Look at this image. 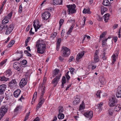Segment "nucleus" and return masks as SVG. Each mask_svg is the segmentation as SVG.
Instances as JSON below:
<instances>
[{
    "mask_svg": "<svg viewBox=\"0 0 121 121\" xmlns=\"http://www.w3.org/2000/svg\"><path fill=\"white\" fill-rule=\"evenodd\" d=\"M59 112L60 113H62V112H63V107L60 106L59 107Z\"/></svg>",
    "mask_w": 121,
    "mask_h": 121,
    "instance_id": "nucleus-37",
    "label": "nucleus"
},
{
    "mask_svg": "<svg viewBox=\"0 0 121 121\" xmlns=\"http://www.w3.org/2000/svg\"><path fill=\"white\" fill-rule=\"evenodd\" d=\"M118 53H116L114 54L112 56V64L114 63V62L116 61V56H117Z\"/></svg>",
    "mask_w": 121,
    "mask_h": 121,
    "instance_id": "nucleus-22",
    "label": "nucleus"
},
{
    "mask_svg": "<svg viewBox=\"0 0 121 121\" xmlns=\"http://www.w3.org/2000/svg\"><path fill=\"white\" fill-rule=\"evenodd\" d=\"M39 21L37 20H35L33 22V25L35 29V31L36 32L37 31V30L39 29L41 27V26L39 25Z\"/></svg>",
    "mask_w": 121,
    "mask_h": 121,
    "instance_id": "nucleus-7",
    "label": "nucleus"
},
{
    "mask_svg": "<svg viewBox=\"0 0 121 121\" xmlns=\"http://www.w3.org/2000/svg\"><path fill=\"white\" fill-rule=\"evenodd\" d=\"M14 25L13 24H11L9 26L8 25H4L2 24L0 25V30L1 31L3 29L6 30L5 32L6 35H8L10 34L14 28Z\"/></svg>",
    "mask_w": 121,
    "mask_h": 121,
    "instance_id": "nucleus-2",
    "label": "nucleus"
},
{
    "mask_svg": "<svg viewBox=\"0 0 121 121\" xmlns=\"http://www.w3.org/2000/svg\"><path fill=\"white\" fill-rule=\"evenodd\" d=\"M8 109V108L6 106H2L0 109V114L3 116L7 112Z\"/></svg>",
    "mask_w": 121,
    "mask_h": 121,
    "instance_id": "nucleus-6",
    "label": "nucleus"
},
{
    "mask_svg": "<svg viewBox=\"0 0 121 121\" xmlns=\"http://www.w3.org/2000/svg\"><path fill=\"white\" fill-rule=\"evenodd\" d=\"M15 43V41L13 40H12L10 42L9 44L8 45L7 47H12Z\"/></svg>",
    "mask_w": 121,
    "mask_h": 121,
    "instance_id": "nucleus-34",
    "label": "nucleus"
},
{
    "mask_svg": "<svg viewBox=\"0 0 121 121\" xmlns=\"http://www.w3.org/2000/svg\"><path fill=\"white\" fill-rule=\"evenodd\" d=\"M30 37H28L26 39L25 43H28V42L30 41Z\"/></svg>",
    "mask_w": 121,
    "mask_h": 121,
    "instance_id": "nucleus-60",
    "label": "nucleus"
},
{
    "mask_svg": "<svg viewBox=\"0 0 121 121\" xmlns=\"http://www.w3.org/2000/svg\"><path fill=\"white\" fill-rule=\"evenodd\" d=\"M69 70L71 73L73 74V72L75 70V69L72 68H69Z\"/></svg>",
    "mask_w": 121,
    "mask_h": 121,
    "instance_id": "nucleus-54",
    "label": "nucleus"
},
{
    "mask_svg": "<svg viewBox=\"0 0 121 121\" xmlns=\"http://www.w3.org/2000/svg\"><path fill=\"white\" fill-rule=\"evenodd\" d=\"M101 93L100 91H97V92L96 94V95L97 97H98L99 98H100V95Z\"/></svg>",
    "mask_w": 121,
    "mask_h": 121,
    "instance_id": "nucleus-38",
    "label": "nucleus"
},
{
    "mask_svg": "<svg viewBox=\"0 0 121 121\" xmlns=\"http://www.w3.org/2000/svg\"><path fill=\"white\" fill-rule=\"evenodd\" d=\"M20 63L22 65H26L27 63V61L26 60H22L20 61Z\"/></svg>",
    "mask_w": 121,
    "mask_h": 121,
    "instance_id": "nucleus-40",
    "label": "nucleus"
},
{
    "mask_svg": "<svg viewBox=\"0 0 121 121\" xmlns=\"http://www.w3.org/2000/svg\"><path fill=\"white\" fill-rule=\"evenodd\" d=\"M63 57H62V56H59V59L60 61H62L64 60V59Z\"/></svg>",
    "mask_w": 121,
    "mask_h": 121,
    "instance_id": "nucleus-56",
    "label": "nucleus"
},
{
    "mask_svg": "<svg viewBox=\"0 0 121 121\" xmlns=\"http://www.w3.org/2000/svg\"><path fill=\"white\" fill-rule=\"evenodd\" d=\"M19 63L17 62H15L14 63L13 66L15 69H17L18 71H20L21 70L19 67Z\"/></svg>",
    "mask_w": 121,
    "mask_h": 121,
    "instance_id": "nucleus-18",
    "label": "nucleus"
},
{
    "mask_svg": "<svg viewBox=\"0 0 121 121\" xmlns=\"http://www.w3.org/2000/svg\"><path fill=\"white\" fill-rule=\"evenodd\" d=\"M7 60V59H5V60L2 61L0 63V65H3L6 62Z\"/></svg>",
    "mask_w": 121,
    "mask_h": 121,
    "instance_id": "nucleus-53",
    "label": "nucleus"
},
{
    "mask_svg": "<svg viewBox=\"0 0 121 121\" xmlns=\"http://www.w3.org/2000/svg\"><path fill=\"white\" fill-rule=\"evenodd\" d=\"M97 20L99 21H101L102 20V17H100L99 15L97 16Z\"/></svg>",
    "mask_w": 121,
    "mask_h": 121,
    "instance_id": "nucleus-52",
    "label": "nucleus"
},
{
    "mask_svg": "<svg viewBox=\"0 0 121 121\" xmlns=\"http://www.w3.org/2000/svg\"><path fill=\"white\" fill-rule=\"evenodd\" d=\"M7 80L8 78H6L4 76L0 77V80L1 81H6Z\"/></svg>",
    "mask_w": 121,
    "mask_h": 121,
    "instance_id": "nucleus-36",
    "label": "nucleus"
},
{
    "mask_svg": "<svg viewBox=\"0 0 121 121\" xmlns=\"http://www.w3.org/2000/svg\"><path fill=\"white\" fill-rule=\"evenodd\" d=\"M69 72V71L67 72L65 74V76L66 77L67 79V80H69V79L70 77L68 73Z\"/></svg>",
    "mask_w": 121,
    "mask_h": 121,
    "instance_id": "nucleus-47",
    "label": "nucleus"
},
{
    "mask_svg": "<svg viewBox=\"0 0 121 121\" xmlns=\"http://www.w3.org/2000/svg\"><path fill=\"white\" fill-rule=\"evenodd\" d=\"M74 25L73 24L71 26L70 28L68 30V32H67V34H69L72 31V30L73 29L74 27Z\"/></svg>",
    "mask_w": 121,
    "mask_h": 121,
    "instance_id": "nucleus-29",
    "label": "nucleus"
},
{
    "mask_svg": "<svg viewBox=\"0 0 121 121\" xmlns=\"http://www.w3.org/2000/svg\"><path fill=\"white\" fill-rule=\"evenodd\" d=\"M56 50L57 51H58L59 49V48H60V44H56Z\"/></svg>",
    "mask_w": 121,
    "mask_h": 121,
    "instance_id": "nucleus-58",
    "label": "nucleus"
},
{
    "mask_svg": "<svg viewBox=\"0 0 121 121\" xmlns=\"http://www.w3.org/2000/svg\"><path fill=\"white\" fill-rule=\"evenodd\" d=\"M40 119L38 117H36L33 121H39L40 120Z\"/></svg>",
    "mask_w": 121,
    "mask_h": 121,
    "instance_id": "nucleus-59",
    "label": "nucleus"
},
{
    "mask_svg": "<svg viewBox=\"0 0 121 121\" xmlns=\"http://www.w3.org/2000/svg\"><path fill=\"white\" fill-rule=\"evenodd\" d=\"M60 70L59 69H56L55 70V74L53 76L54 77H55V76L57 75H58L56 77H60V78L61 76V74L60 72Z\"/></svg>",
    "mask_w": 121,
    "mask_h": 121,
    "instance_id": "nucleus-19",
    "label": "nucleus"
},
{
    "mask_svg": "<svg viewBox=\"0 0 121 121\" xmlns=\"http://www.w3.org/2000/svg\"><path fill=\"white\" fill-rule=\"evenodd\" d=\"M84 103L83 102H82V104H80V106L79 109L80 110H82L85 107L84 105Z\"/></svg>",
    "mask_w": 121,
    "mask_h": 121,
    "instance_id": "nucleus-42",
    "label": "nucleus"
},
{
    "mask_svg": "<svg viewBox=\"0 0 121 121\" xmlns=\"http://www.w3.org/2000/svg\"><path fill=\"white\" fill-rule=\"evenodd\" d=\"M116 95L117 98H121V86H118L117 88Z\"/></svg>",
    "mask_w": 121,
    "mask_h": 121,
    "instance_id": "nucleus-12",
    "label": "nucleus"
},
{
    "mask_svg": "<svg viewBox=\"0 0 121 121\" xmlns=\"http://www.w3.org/2000/svg\"><path fill=\"white\" fill-rule=\"evenodd\" d=\"M107 39H103L102 42V45L103 47H104L106 45V42L107 41Z\"/></svg>",
    "mask_w": 121,
    "mask_h": 121,
    "instance_id": "nucleus-35",
    "label": "nucleus"
},
{
    "mask_svg": "<svg viewBox=\"0 0 121 121\" xmlns=\"http://www.w3.org/2000/svg\"><path fill=\"white\" fill-rule=\"evenodd\" d=\"M9 22L8 18V17L7 16H5L2 20V24L4 25H9L8 23Z\"/></svg>",
    "mask_w": 121,
    "mask_h": 121,
    "instance_id": "nucleus-15",
    "label": "nucleus"
},
{
    "mask_svg": "<svg viewBox=\"0 0 121 121\" xmlns=\"http://www.w3.org/2000/svg\"><path fill=\"white\" fill-rule=\"evenodd\" d=\"M60 78V77H56L52 80V83L54 84V86H55L56 85Z\"/></svg>",
    "mask_w": 121,
    "mask_h": 121,
    "instance_id": "nucleus-13",
    "label": "nucleus"
},
{
    "mask_svg": "<svg viewBox=\"0 0 121 121\" xmlns=\"http://www.w3.org/2000/svg\"><path fill=\"white\" fill-rule=\"evenodd\" d=\"M64 117V115L62 113H60L58 115V117L60 119H63Z\"/></svg>",
    "mask_w": 121,
    "mask_h": 121,
    "instance_id": "nucleus-31",
    "label": "nucleus"
},
{
    "mask_svg": "<svg viewBox=\"0 0 121 121\" xmlns=\"http://www.w3.org/2000/svg\"><path fill=\"white\" fill-rule=\"evenodd\" d=\"M27 79L24 78H22L20 81L19 85L21 88L23 87L27 83Z\"/></svg>",
    "mask_w": 121,
    "mask_h": 121,
    "instance_id": "nucleus-10",
    "label": "nucleus"
},
{
    "mask_svg": "<svg viewBox=\"0 0 121 121\" xmlns=\"http://www.w3.org/2000/svg\"><path fill=\"white\" fill-rule=\"evenodd\" d=\"M51 15L49 12L47 11L45 12L43 14H42V17L43 19L46 20L49 18Z\"/></svg>",
    "mask_w": 121,
    "mask_h": 121,
    "instance_id": "nucleus-8",
    "label": "nucleus"
},
{
    "mask_svg": "<svg viewBox=\"0 0 121 121\" xmlns=\"http://www.w3.org/2000/svg\"><path fill=\"white\" fill-rule=\"evenodd\" d=\"M103 4L105 6H108L110 4L108 0H104Z\"/></svg>",
    "mask_w": 121,
    "mask_h": 121,
    "instance_id": "nucleus-25",
    "label": "nucleus"
},
{
    "mask_svg": "<svg viewBox=\"0 0 121 121\" xmlns=\"http://www.w3.org/2000/svg\"><path fill=\"white\" fill-rule=\"evenodd\" d=\"M64 22V20L63 19H61L60 20L59 22V23L60 24V26H59V27L60 28L61 27V26L62 25Z\"/></svg>",
    "mask_w": 121,
    "mask_h": 121,
    "instance_id": "nucleus-39",
    "label": "nucleus"
},
{
    "mask_svg": "<svg viewBox=\"0 0 121 121\" xmlns=\"http://www.w3.org/2000/svg\"><path fill=\"white\" fill-rule=\"evenodd\" d=\"M54 5H60L62 3V0H53Z\"/></svg>",
    "mask_w": 121,
    "mask_h": 121,
    "instance_id": "nucleus-21",
    "label": "nucleus"
},
{
    "mask_svg": "<svg viewBox=\"0 0 121 121\" xmlns=\"http://www.w3.org/2000/svg\"><path fill=\"white\" fill-rule=\"evenodd\" d=\"M21 92V91L20 90L17 89L14 92V96L16 98L20 94Z\"/></svg>",
    "mask_w": 121,
    "mask_h": 121,
    "instance_id": "nucleus-20",
    "label": "nucleus"
},
{
    "mask_svg": "<svg viewBox=\"0 0 121 121\" xmlns=\"http://www.w3.org/2000/svg\"><path fill=\"white\" fill-rule=\"evenodd\" d=\"M121 108V105H118L116 106L115 110L116 111H118L120 110Z\"/></svg>",
    "mask_w": 121,
    "mask_h": 121,
    "instance_id": "nucleus-32",
    "label": "nucleus"
},
{
    "mask_svg": "<svg viewBox=\"0 0 121 121\" xmlns=\"http://www.w3.org/2000/svg\"><path fill=\"white\" fill-rule=\"evenodd\" d=\"M68 8L67 12H68V14L73 13H75L76 10L75 9L76 6L73 4V5H67L66 6Z\"/></svg>",
    "mask_w": 121,
    "mask_h": 121,
    "instance_id": "nucleus-4",
    "label": "nucleus"
},
{
    "mask_svg": "<svg viewBox=\"0 0 121 121\" xmlns=\"http://www.w3.org/2000/svg\"><path fill=\"white\" fill-rule=\"evenodd\" d=\"M106 34V33L105 32H104L102 33L101 35L100 36L99 39H101L103 38L105 35Z\"/></svg>",
    "mask_w": 121,
    "mask_h": 121,
    "instance_id": "nucleus-50",
    "label": "nucleus"
},
{
    "mask_svg": "<svg viewBox=\"0 0 121 121\" xmlns=\"http://www.w3.org/2000/svg\"><path fill=\"white\" fill-rule=\"evenodd\" d=\"M108 112L109 114L110 115H112L113 110L111 108L109 109L108 110Z\"/></svg>",
    "mask_w": 121,
    "mask_h": 121,
    "instance_id": "nucleus-46",
    "label": "nucleus"
},
{
    "mask_svg": "<svg viewBox=\"0 0 121 121\" xmlns=\"http://www.w3.org/2000/svg\"><path fill=\"white\" fill-rule=\"evenodd\" d=\"M99 80L100 83L102 84L105 83V79L103 77H100L99 78Z\"/></svg>",
    "mask_w": 121,
    "mask_h": 121,
    "instance_id": "nucleus-24",
    "label": "nucleus"
},
{
    "mask_svg": "<svg viewBox=\"0 0 121 121\" xmlns=\"http://www.w3.org/2000/svg\"><path fill=\"white\" fill-rule=\"evenodd\" d=\"M109 14L108 13L105 14L103 16V17H109Z\"/></svg>",
    "mask_w": 121,
    "mask_h": 121,
    "instance_id": "nucleus-63",
    "label": "nucleus"
},
{
    "mask_svg": "<svg viewBox=\"0 0 121 121\" xmlns=\"http://www.w3.org/2000/svg\"><path fill=\"white\" fill-rule=\"evenodd\" d=\"M66 82V80L65 76H64L63 77L62 79V83H65Z\"/></svg>",
    "mask_w": 121,
    "mask_h": 121,
    "instance_id": "nucleus-45",
    "label": "nucleus"
},
{
    "mask_svg": "<svg viewBox=\"0 0 121 121\" xmlns=\"http://www.w3.org/2000/svg\"><path fill=\"white\" fill-rule=\"evenodd\" d=\"M12 12H11L7 16L8 17V19H10L11 17L12 16Z\"/></svg>",
    "mask_w": 121,
    "mask_h": 121,
    "instance_id": "nucleus-48",
    "label": "nucleus"
},
{
    "mask_svg": "<svg viewBox=\"0 0 121 121\" xmlns=\"http://www.w3.org/2000/svg\"><path fill=\"white\" fill-rule=\"evenodd\" d=\"M45 100L44 98H39L40 102L42 103L43 104Z\"/></svg>",
    "mask_w": 121,
    "mask_h": 121,
    "instance_id": "nucleus-57",
    "label": "nucleus"
},
{
    "mask_svg": "<svg viewBox=\"0 0 121 121\" xmlns=\"http://www.w3.org/2000/svg\"><path fill=\"white\" fill-rule=\"evenodd\" d=\"M117 37H114L113 38V40L114 41L115 43H116L117 41Z\"/></svg>",
    "mask_w": 121,
    "mask_h": 121,
    "instance_id": "nucleus-61",
    "label": "nucleus"
},
{
    "mask_svg": "<svg viewBox=\"0 0 121 121\" xmlns=\"http://www.w3.org/2000/svg\"><path fill=\"white\" fill-rule=\"evenodd\" d=\"M117 102V100L116 99V97H112L109 100V105L111 107H112L115 106Z\"/></svg>",
    "mask_w": 121,
    "mask_h": 121,
    "instance_id": "nucleus-5",
    "label": "nucleus"
},
{
    "mask_svg": "<svg viewBox=\"0 0 121 121\" xmlns=\"http://www.w3.org/2000/svg\"><path fill=\"white\" fill-rule=\"evenodd\" d=\"M45 87H44L43 88H42V92L41 94V95L40 97L39 98H43V95L45 93Z\"/></svg>",
    "mask_w": 121,
    "mask_h": 121,
    "instance_id": "nucleus-28",
    "label": "nucleus"
},
{
    "mask_svg": "<svg viewBox=\"0 0 121 121\" xmlns=\"http://www.w3.org/2000/svg\"><path fill=\"white\" fill-rule=\"evenodd\" d=\"M103 103V102H100L97 105L99 111H101L102 109V106Z\"/></svg>",
    "mask_w": 121,
    "mask_h": 121,
    "instance_id": "nucleus-23",
    "label": "nucleus"
},
{
    "mask_svg": "<svg viewBox=\"0 0 121 121\" xmlns=\"http://www.w3.org/2000/svg\"><path fill=\"white\" fill-rule=\"evenodd\" d=\"M43 104L42 103H41L40 102H39L38 103V105H37L36 107V109L37 110H38L39 108H40L41 107V106Z\"/></svg>",
    "mask_w": 121,
    "mask_h": 121,
    "instance_id": "nucleus-43",
    "label": "nucleus"
},
{
    "mask_svg": "<svg viewBox=\"0 0 121 121\" xmlns=\"http://www.w3.org/2000/svg\"><path fill=\"white\" fill-rule=\"evenodd\" d=\"M17 82L15 79L12 80L9 84V86L12 89L15 87L16 86Z\"/></svg>",
    "mask_w": 121,
    "mask_h": 121,
    "instance_id": "nucleus-11",
    "label": "nucleus"
},
{
    "mask_svg": "<svg viewBox=\"0 0 121 121\" xmlns=\"http://www.w3.org/2000/svg\"><path fill=\"white\" fill-rule=\"evenodd\" d=\"M84 115L86 117L89 118L90 120L93 117V112L92 111H88L84 113Z\"/></svg>",
    "mask_w": 121,
    "mask_h": 121,
    "instance_id": "nucleus-9",
    "label": "nucleus"
},
{
    "mask_svg": "<svg viewBox=\"0 0 121 121\" xmlns=\"http://www.w3.org/2000/svg\"><path fill=\"white\" fill-rule=\"evenodd\" d=\"M12 72L9 69L7 70L5 72V74L7 77L10 76L12 74Z\"/></svg>",
    "mask_w": 121,
    "mask_h": 121,
    "instance_id": "nucleus-26",
    "label": "nucleus"
},
{
    "mask_svg": "<svg viewBox=\"0 0 121 121\" xmlns=\"http://www.w3.org/2000/svg\"><path fill=\"white\" fill-rule=\"evenodd\" d=\"M30 113V112H29V113H27L26 115V116L25 118L24 121H26L27 120V119L28 118V117L29 116Z\"/></svg>",
    "mask_w": 121,
    "mask_h": 121,
    "instance_id": "nucleus-44",
    "label": "nucleus"
},
{
    "mask_svg": "<svg viewBox=\"0 0 121 121\" xmlns=\"http://www.w3.org/2000/svg\"><path fill=\"white\" fill-rule=\"evenodd\" d=\"M104 18V21L105 22H108V20H109V18L108 17H105Z\"/></svg>",
    "mask_w": 121,
    "mask_h": 121,
    "instance_id": "nucleus-64",
    "label": "nucleus"
},
{
    "mask_svg": "<svg viewBox=\"0 0 121 121\" xmlns=\"http://www.w3.org/2000/svg\"><path fill=\"white\" fill-rule=\"evenodd\" d=\"M79 96L77 95L74 97L75 100L73 101V103L75 105H76L79 103L80 99L79 98Z\"/></svg>",
    "mask_w": 121,
    "mask_h": 121,
    "instance_id": "nucleus-16",
    "label": "nucleus"
},
{
    "mask_svg": "<svg viewBox=\"0 0 121 121\" xmlns=\"http://www.w3.org/2000/svg\"><path fill=\"white\" fill-rule=\"evenodd\" d=\"M6 88V85L4 84L0 86V94H2L4 93Z\"/></svg>",
    "mask_w": 121,
    "mask_h": 121,
    "instance_id": "nucleus-14",
    "label": "nucleus"
},
{
    "mask_svg": "<svg viewBox=\"0 0 121 121\" xmlns=\"http://www.w3.org/2000/svg\"><path fill=\"white\" fill-rule=\"evenodd\" d=\"M57 35V33L56 32H54L53 34L51 36V38H54Z\"/></svg>",
    "mask_w": 121,
    "mask_h": 121,
    "instance_id": "nucleus-51",
    "label": "nucleus"
},
{
    "mask_svg": "<svg viewBox=\"0 0 121 121\" xmlns=\"http://www.w3.org/2000/svg\"><path fill=\"white\" fill-rule=\"evenodd\" d=\"M22 8L21 5H20L19 9V13H22Z\"/></svg>",
    "mask_w": 121,
    "mask_h": 121,
    "instance_id": "nucleus-49",
    "label": "nucleus"
},
{
    "mask_svg": "<svg viewBox=\"0 0 121 121\" xmlns=\"http://www.w3.org/2000/svg\"><path fill=\"white\" fill-rule=\"evenodd\" d=\"M36 46L37 47L38 53L41 54L45 52L46 47L45 42L43 40L39 39L36 42Z\"/></svg>",
    "mask_w": 121,
    "mask_h": 121,
    "instance_id": "nucleus-1",
    "label": "nucleus"
},
{
    "mask_svg": "<svg viewBox=\"0 0 121 121\" xmlns=\"http://www.w3.org/2000/svg\"><path fill=\"white\" fill-rule=\"evenodd\" d=\"M61 41V39L60 38H59L57 41V44H60V43Z\"/></svg>",
    "mask_w": 121,
    "mask_h": 121,
    "instance_id": "nucleus-55",
    "label": "nucleus"
},
{
    "mask_svg": "<svg viewBox=\"0 0 121 121\" xmlns=\"http://www.w3.org/2000/svg\"><path fill=\"white\" fill-rule=\"evenodd\" d=\"M84 51L82 52H79L77 56L76 60L77 61L81 58L82 56L84 55Z\"/></svg>",
    "mask_w": 121,
    "mask_h": 121,
    "instance_id": "nucleus-17",
    "label": "nucleus"
},
{
    "mask_svg": "<svg viewBox=\"0 0 121 121\" xmlns=\"http://www.w3.org/2000/svg\"><path fill=\"white\" fill-rule=\"evenodd\" d=\"M21 108V107L20 106H17L14 109V112L17 113L18 112L20 109Z\"/></svg>",
    "mask_w": 121,
    "mask_h": 121,
    "instance_id": "nucleus-33",
    "label": "nucleus"
},
{
    "mask_svg": "<svg viewBox=\"0 0 121 121\" xmlns=\"http://www.w3.org/2000/svg\"><path fill=\"white\" fill-rule=\"evenodd\" d=\"M107 10V9L104 7H102L101 8V13L102 15H103L104 13Z\"/></svg>",
    "mask_w": 121,
    "mask_h": 121,
    "instance_id": "nucleus-30",
    "label": "nucleus"
},
{
    "mask_svg": "<svg viewBox=\"0 0 121 121\" xmlns=\"http://www.w3.org/2000/svg\"><path fill=\"white\" fill-rule=\"evenodd\" d=\"M98 51L97 50H96L95 52V54L94 55V57H95L96 56H98Z\"/></svg>",
    "mask_w": 121,
    "mask_h": 121,
    "instance_id": "nucleus-62",
    "label": "nucleus"
},
{
    "mask_svg": "<svg viewBox=\"0 0 121 121\" xmlns=\"http://www.w3.org/2000/svg\"><path fill=\"white\" fill-rule=\"evenodd\" d=\"M83 13H88L89 14H91V12L90 11V9H84L83 11Z\"/></svg>",
    "mask_w": 121,
    "mask_h": 121,
    "instance_id": "nucleus-27",
    "label": "nucleus"
},
{
    "mask_svg": "<svg viewBox=\"0 0 121 121\" xmlns=\"http://www.w3.org/2000/svg\"><path fill=\"white\" fill-rule=\"evenodd\" d=\"M70 54V50L69 48L66 47H62L61 51V55L62 57H67Z\"/></svg>",
    "mask_w": 121,
    "mask_h": 121,
    "instance_id": "nucleus-3",
    "label": "nucleus"
},
{
    "mask_svg": "<svg viewBox=\"0 0 121 121\" xmlns=\"http://www.w3.org/2000/svg\"><path fill=\"white\" fill-rule=\"evenodd\" d=\"M94 61L95 63L99 61V58L98 56H96L94 57Z\"/></svg>",
    "mask_w": 121,
    "mask_h": 121,
    "instance_id": "nucleus-41",
    "label": "nucleus"
}]
</instances>
